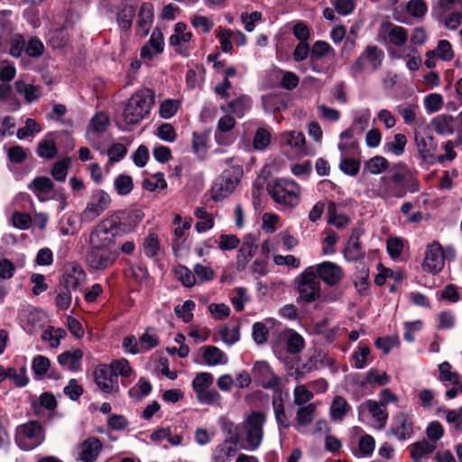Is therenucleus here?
Wrapping results in <instances>:
<instances>
[{
	"instance_id": "1",
	"label": "nucleus",
	"mask_w": 462,
	"mask_h": 462,
	"mask_svg": "<svg viewBox=\"0 0 462 462\" xmlns=\"http://www.w3.org/2000/svg\"><path fill=\"white\" fill-rule=\"evenodd\" d=\"M141 210H117L101 220L89 235V245L99 248L117 249L121 234L132 232L143 218Z\"/></svg>"
},
{
	"instance_id": "2",
	"label": "nucleus",
	"mask_w": 462,
	"mask_h": 462,
	"mask_svg": "<svg viewBox=\"0 0 462 462\" xmlns=\"http://www.w3.org/2000/svg\"><path fill=\"white\" fill-rule=\"evenodd\" d=\"M154 92L147 88L137 90L128 99L124 108V120L127 125H136L149 114L154 104Z\"/></svg>"
},
{
	"instance_id": "3",
	"label": "nucleus",
	"mask_w": 462,
	"mask_h": 462,
	"mask_svg": "<svg viewBox=\"0 0 462 462\" xmlns=\"http://www.w3.org/2000/svg\"><path fill=\"white\" fill-rule=\"evenodd\" d=\"M266 189L273 201L285 208H296L300 200L301 188L292 180L280 178L267 184Z\"/></svg>"
},
{
	"instance_id": "4",
	"label": "nucleus",
	"mask_w": 462,
	"mask_h": 462,
	"mask_svg": "<svg viewBox=\"0 0 462 462\" xmlns=\"http://www.w3.org/2000/svg\"><path fill=\"white\" fill-rule=\"evenodd\" d=\"M244 174L241 165H232L225 170L212 187V199L218 201L229 197L239 184Z\"/></svg>"
},
{
	"instance_id": "5",
	"label": "nucleus",
	"mask_w": 462,
	"mask_h": 462,
	"mask_svg": "<svg viewBox=\"0 0 462 462\" xmlns=\"http://www.w3.org/2000/svg\"><path fill=\"white\" fill-rule=\"evenodd\" d=\"M299 297L298 302L311 303L320 298V282L315 274L314 266L308 267L295 279Z\"/></svg>"
},
{
	"instance_id": "6",
	"label": "nucleus",
	"mask_w": 462,
	"mask_h": 462,
	"mask_svg": "<svg viewBox=\"0 0 462 462\" xmlns=\"http://www.w3.org/2000/svg\"><path fill=\"white\" fill-rule=\"evenodd\" d=\"M118 256V249L99 248L89 245L86 262L91 270L104 271L111 266Z\"/></svg>"
},
{
	"instance_id": "7",
	"label": "nucleus",
	"mask_w": 462,
	"mask_h": 462,
	"mask_svg": "<svg viewBox=\"0 0 462 462\" xmlns=\"http://www.w3.org/2000/svg\"><path fill=\"white\" fill-rule=\"evenodd\" d=\"M42 427L37 420H30L17 429L15 440L17 444L24 448H32L43 440Z\"/></svg>"
},
{
	"instance_id": "8",
	"label": "nucleus",
	"mask_w": 462,
	"mask_h": 462,
	"mask_svg": "<svg viewBox=\"0 0 462 462\" xmlns=\"http://www.w3.org/2000/svg\"><path fill=\"white\" fill-rule=\"evenodd\" d=\"M112 202L110 195L104 189H96L90 196V201L83 210L82 219L91 222L106 210Z\"/></svg>"
},
{
	"instance_id": "9",
	"label": "nucleus",
	"mask_w": 462,
	"mask_h": 462,
	"mask_svg": "<svg viewBox=\"0 0 462 462\" xmlns=\"http://www.w3.org/2000/svg\"><path fill=\"white\" fill-rule=\"evenodd\" d=\"M384 59V52L376 45H367L361 55L352 64V70L360 73L364 70L368 62L373 70H377Z\"/></svg>"
},
{
	"instance_id": "10",
	"label": "nucleus",
	"mask_w": 462,
	"mask_h": 462,
	"mask_svg": "<svg viewBox=\"0 0 462 462\" xmlns=\"http://www.w3.org/2000/svg\"><path fill=\"white\" fill-rule=\"evenodd\" d=\"M265 422V416L262 412L254 411L248 416L246 441L251 449L257 448L263 437V425Z\"/></svg>"
},
{
	"instance_id": "11",
	"label": "nucleus",
	"mask_w": 462,
	"mask_h": 462,
	"mask_svg": "<svg viewBox=\"0 0 462 462\" xmlns=\"http://www.w3.org/2000/svg\"><path fill=\"white\" fill-rule=\"evenodd\" d=\"M254 378L265 389H273L280 392V378L271 370L264 361H258L252 369Z\"/></svg>"
},
{
	"instance_id": "12",
	"label": "nucleus",
	"mask_w": 462,
	"mask_h": 462,
	"mask_svg": "<svg viewBox=\"0 0 462 462\" xmlns=\"http://www.w3.org/2000/svg\"><path fill=\"white\" fill-rule=\"evenodd\" d=\"M445 256L442 246L438 242L429 245L426 250L422 268L425 272L437 273L444 267Z\"/></svg>"
},
{
	"instance_id": "13",
	"label": "nucleus",
	"mask_w": 462,
	"mask_h": 462,
	"mask_svg": "<svg viewBox=\"0 0 462 462\" xmlns=\"http://www.w3.org/2000/svg\"><path fill=\"white\" fill-rule=\"evenodd\" d=\"M315 274L329 286L338 284L344 277L343 269L335 263L325 261L314 266Z\"/></svg>"
},
{
	"instance_id": "14",
	"label": "nucleus",
	"mask_w": 462,
	"mask_h": 462,
	"mask_svg": "<svg viewBox=\"0 0 462 462\" xmlns=\"http://www.w3.org/2000/svg\"><path fill=\"white\" fill-rule=\"evenodd\" d=\"M379 36L396 47L404 46L408 41L407 30L389 21L381 23Z\"/></svg>"
},
{
	"instance_id": "15",
	"label": "nucleus",
	"mask_w": 462,
	"mask_h": 462,
	"mask_svg": "<svg viewBox=\"0 0 462 462\" xmlns=\"http://www.w3.org/2000/svg\"><path fill=\"white\" fill-rule=\"evenodd\" d=\"M86 281L83 268L77 263H69L64 267L62 280L60 284L71 290H78Z\"/></svg>"
},
{
	"instance_id": "16",
	"label": "nucleus",
	"mask_w": 462,
	"mask_h": 462,
	"mask_svg": "<svg viewBox=\"0 0 462 462\" xmlns=\"http://www.w3.org/2000/svg\"><path fill=\"white\" fill-rule=\"evenodd\" d=\"M257 250L256 236L253 234H247L243 237L242 245L236 255V270L243 272L245 270L248 263L254 257Z\"/></svg>"
},
{
	"instance_id": "17",
	"label": "nucleus",
	"mask_w": 462,
	"mask_h": 462,
	"mask_svg": "<svg viewBox=\"0 0 462 462\" xmlns=\"http://www.w3.org/2000/svg\"><path fill=\"white\" fill-rule=\"evenodd\" d=\"M414 139L420 158L428 163H434L436 162L435 153L438 148L436 139L431 134L420 136L417 134H415Z\"/></svg>"
},
{
	"instance_id": "18",
	"label": "nucleus",
	"mask_w": 462,
	"mask_h": 462,
	"mask_svg": "<svg viewBox=\"0 0 462 462\" xmlns=\"http://www.w3.org/2000/svg\"><path fill=\"white\" fill-rule=\"evenodd\" d=\"M389 433L400 440L410 439L413 435V423L411 419L405 413H399L389 430Z\"/></svg>"
},
{
	"instance_id": "19",
	"label": "nucleus",
	"mask_w": 462,
	"mask_h": 462,
	"mask_svg": "<svg viewBox=\"0 0 462 462\" xmlns=\"http://www.w3.org/2000/svg\"><path fill=\"white\" fill-rule=\"evenodd\" d=\"M94 379L98 388L106 393H111L118 387L115 386L117 379L111 369L106 365H100L94 372Z\"/></svg>"
},
{
	"instance_id": "20",
	"label": "nucleus",
	"mask_w": 462,
	"mask_h": 462,
	"mask_svg": "<svg viewBox=\"0 0 462 462\" xmlns=\"http://www.w3.org/2000/svg\"><path fill=\"white\" fill-rule=\"evenodd\" d=\"M240 441V437L234 435L228 437L222 443H220L213 451V462H227L230 457L236 456L237 449L236 445Z\"/></svg>"
},
{
	"instance_id": "21",
	"label": "nucleus",
	"mask_w": 462,
	"mask_h": 462,
	"mask_svg": "<svg viewBox=\"0 0 462 462\" xmlns=\"http://www.w3.org/2000/svg\"><path fill=\"white\" fill-rule=\"evenodd\" d=\"M163 34L159 29H155L150 40L142 47L140 56L142 59L152 60L156 55L163 51Z\"/></svg>"
},
{
	"instance_id": "22",
	"label": "nucleus",
	"mask_w": 462,
	"mask_h": 462,
	"mask_svg": "<svg viewBox=\"0 0 462 462\" xmlns=\"http://www.w3.org/2000/svg\"><path fill=\"white\" fill-rule=\"evenodd\" d=\"M363 235V230L355 228L352 230L351 236L345 247L344 254L348 261H358L365 256L360 237Z\"/></svg>"
},
{
	"instance_id": "23",
	"label": "nucleus",
	"mask_w": 462,
	"mask_h": 462,
	"mask_svg": "<svg viewBox=\"0 0 462 462\" xmlns=\"http://www.w3.org/2000/svg\"><path fill=\"white\" fill-rule=\"evenodd\" d=\"M328 54H331L332 57L335 56V51L330 47V45L323 41H317L310 50V67L316 72H322L324 69L319 65V60L322 57H325Z\"/></svg>"
},
{
	"instance_id": "24",
	"label": "nucleus",
	"mask_w": 462,
	"mask_h": 462,
	"mask_svg": "<svg viewBox=\"0 0 462 462\" xmlns=\"http://www.w3.org/2000/svg\"><path fill=\"white\" fill-rule=\"evenodd\" d=\"M153 20V7L151 3H143L139 10L137 21V33L146 36L151 29Z\"/></svg>"
},
{
	"instance_id": "25",
	"label": "nucleus",
	"mask_w": 462,
	"mask_h": 462,
	"mask_svg": "<svg viewBox=\"0 0 462 462\" xmlns=\"http://www.w3.org/2000/svg\"><path fill=\"white\" fill-rule=\"evenodd\" d=\"M102 444L97 438H88L80 445V459L84 462H95L101 452Z\"/></svg>"
},
{
	"instance_id": "26",
	"label": "nucleus",
	"mask_w": 462,
	"mask_h": 462,
	"mask_svg": "<svg viewBox=\"0 0 462 462\" xmlns=\"http://www.w3.org/2000/svg\"><path fill=\"white\" fill-rule=\"evenodd\" d=\"M83 352L80 349L66 351L58 356V362L60 365L67 366L71 371H78L81 366Z\"/></svg>"
},
{
	"instance_id": "27",
	"label": "nucleus",
	"mask_w": 462,
	"mask_h": 462,
	"mask_svg": "<svg viewBox=\"0 0 462 462\" xmlns=\"http://www.w3.org/2000/svg\"><path fill=\"white\" fill-rule=\"evenodd\" d=\"M109 117L103 112L97 113L90 120L87 135H99L106 131L109 125Z\"/></svg>"
},
{
	"instance_id": "28",
	"label": "nucleus",
	"mask_w": 462,
	"mask_h": 462,
	"mask_svg": "<svg viewBox=\"0 0 462 462\" xmlns=\"http://www.w3.org/2000/svg\"><path fill=\"white\" fill-rule=\"evenodd\" d=\"M436 448L437 445L435 443H431L426 439L414 442L411 446V457L414 461H420V459L433 453Z\"/></svg>"
},
{
	"instance_id": "29",
	"label": "nucleus",
	"mask_w": 462,
	"mask_h": 462,
	"mask_svg": "<svg viewBox=\"0 0 462 462\" xmlns=\"http://www.w3.org/2000/svg\"><path fill=\"white\" fill-rule=\"evenodd\" d=\"M203 349V359L208 365H224L227 363L226 354L215 346H205Z\"/></svg>"
},
{
	"instance_id": "30",
	"label": "nucleus",
	"mask_w": 462,
	"mask_h": 462,
	"mask_svg": "<svg viewBox=\"0 0 462 462\" xmlns=\"http://www.w3.org/2000/svg\"><path fill=\"white\" fill-rule=\"evenodd\" d=\"M350 409L349 403L344 397L339 395L334 397L329 410L331 420L335 421L342 420Z\"/></svg>"
},
{
	"instance_id": "31",
	"label": "nucleus",
	"mask_w": 462,
	"mask_h": 462,
	"mask_svg": "<svg viewBox=\"0 0 462 462\" xmlns=\"http://www.w3.org/2000/svg\"><path fill=\"white\" fill-rule=\"evenodd\" d=\"M365 405L373 418L378 422L379 427H384L388 419V413L385 407L373 400H367L365 402Z\"/></svg>"
},
{
	"instance_id": "32",
	"label": "nucleus",
	"mask_w": 462,
	"mask_h": 462,
	"mask_svg": "<svg viewBox=\"0 0 462 462\" xmlns=\"http://www.w3.org/2000/svg\"><path fill=\"white\" fill-rule=\"evenodd\" d=\"M287 338L286 349L291 355L299 354L305 346L304 338L292 329H288L285 332Z\"/></svg>"
},
{
	"instance_id": "33",
	"label": "nucleus",
	"mask_w": 462,
	"mask_h": 462,
	"mask_svg": "<svg viewBox=\"0 0 462 462\" xmlns=\"http://www.w3.org/2000/svg\"><path fill=\"white\" fill-rule=\"evenodd\" d=\"M195 216L199 219L195 225V228L199 233L206 232L214 226L212 214H209L205 208H198L195 211Z\"/></svg>"
},
{
	"instance_id": "34",
	"label": "nucleus",
	"mask_w": 462,
	"mask_h": 462,
	"mask_svg": "<svg viewBox=\"0 0 462 462\" xmlns=\"http://www.w3.org/2000/svg\"><path fill=\"white\" fill-rule=\"evenodd\" d=\"M187 25L179 22L174 26V33L170 37V44L172 46H180L182 43L189 42L192 38L190 32H186Z\"/></svg>"
},
{
	"instance_id": "35",
	"label": "nucleus",
	"mask_w": 462,
	"mask_h": 462,
	"mask_svg": "<svg viewBox=\"0 0 462 462\" xmlns=\"http://www.w3.org/2000/svg\"><path fill=\"white\" fill-rule=\"evenodd\" d=\"M14 86L15 90L23 96L27 103H32L39 97L40 87L28 84L23 80H17Z\"/></svg>"
},
{
	"instance_id": "36",
	"label": "nucleus",
	"mask_w": 462,
	"mask_h": 462,
	"mask_svg": "<svg viewBox=\"0 0 462 462\" xmlns=\"http://www.w3.org/2000/svg\"><path fill=\"white\" fill-rule=\"evenodd\" d=\"M251 99L246 96H241L236 99H234L227 104L228 113L236 114V116L242 117L246 110L251 107Z\"/></svg>"
},
{
	"instance_id": "37",
	"label": "nucleus",
	"mask_w": 462,
	"mask_h": 462,
	"mask_svg": "<svg viewBox=\"0 0 462 462\" xmlns=\"http://www.w3.org/2000/svg\"><path fill=\"white\" fill-rule=\"evenodd\" d=\"M152 391V384L144 378H140L138 383L128 391L130 398L136 402H140L143 397L147 396Z\"/></svg>"
},
{
	"instance_id": "38",
	"label": "nucleus",
	"mask_w": 462,
	"mask_h": 462,
	"mask_svg": "<svg viewBox=\"0 0 462 462\" xmlns=\"http://www.w3.org/2000/svg\"><path fill=\"white\" fill-rule=\"evenodd\" d=\"M282 143L297 150H302L305 145V136L301 132L291 131L282 134Z\"/></svg>"
},
{
	"instance_id": "39",
	"label": "nucleus",
	"mask_w": 462,
	"mask_h": 462,
	"mask_svg": "<svg viewBox=\"0 0 462 462\" xmlns=\"http://www.w3.org/2000/svg\"><path fill=\"white\" fill-rule=\"evenodd\" d=\"M135 14V8L133 5L125 6L116 15L119 27L127 31L131 28L133 18Z\"/></svg>"
},
{
	"instance_id": "40",
	"label": "nucleus",
	"mask_w": 462,
	"mask_h": 462,
	"mask_svg": "<svg viewBox=\"0 0 462 462\" xmlns=\"http://www.w3.org/2000/svg\"><path fill=\"white\" fill-rule=\"evenodd\" d=\"M37 154L41 158L53 159L58 154L56 143L52 139L45 138L38 144Z\"/></svg>"
},
{
	"instance_id": "41",
	"label": "nucleus",
	"mask_w": 462,
	"mask_h": 462,
	"mask_svg": "<svg viewBox=\"0 0 462 462\" xmlns=\"http://www.w3.org/2000/svg\"><path fill=\"white\" fill-rule=\"evenodd\" d=\"M54 188V184L51 180L48 177H36L32 182L29 185V189H32L38 196L40 193L47 194L51 192Z\"/></svg>"
},
{
	"instance_id": "42",
	"label": "nucleus",
	"mask_w": 462,
	"mask_h": 462,
	"mask_svg": "<svg viewBox=\"0 0 462 462\" xmlns=\"http://www.w3.org/2000/svg\"><path fill=\"white\" fill-rule=\"evenodd\" d=\"M315 411L316 405L314 403H309L308 405L299 408L296 414L298 424L301 426L310 425L314 419Z\"/></svg>"
},
{
	"instance_id": "43",
	"label": "nucleus",
	"mask_w": 462,
	"mask_h": 462,
	"mask_svg": "<svg viewBox=\"0 0 462 462\" xmlns=\"http://www.w3.org/2000/svg\"><path fill=\"white\" fill-rule=\"evenodd\" d=\"M273 408L275 415L276 421L279 425L282 426L283 428L289 427V422L287 416L285 414L284 407H283V401L281 395V393L274 396L273 399Z\"/></svg>"
},
{
	"instance_id": "44",
	"label": "nucleus",
	"mask_w": 462,
	"mask_h": 462,
	"mask_svg": "<svg viewBox=\"0 0 462 462\" xmlns=\"http://www.w3.org/2000/svg\"><path fill=\"white\" fill-rule=\"evenodd\" d=\"M71 291L60 284L58 285L55 304L59 310H66L69 308L72 300Z\"/></svg>"
},
{
	"instance_id": "45",
	"label": "nucleus",
	"mask_w": 462,
	"mask_h": 462,
	"mask_svg": "<svg viewBox=\"0 0 462 462\" xmlns=\"http://www.w3.org/2000/svg\"><path fill=\"white\" fill-rule=\"evenodd\" d=\"M214 382L213 375L210 373H199L192 381V387L198 394L202 391L208 389Z\"/></svg>"
},
{
	"instance_id": "46",
	"label": "nucleus",
	"mask_w": 462,
	"mask_h": 462,
	"mask_svg": "<svg viewBox=\"0 0 462 462\" xmlns=\"http://www.w3.org/2000/svg\"><path fill=\"white\" fill-rule=\"evenodd\" d=\"M25 38L20 33L12 35L9 40V54L14 58L21 57L25 51Z\"/></svg>"
},
{
	"instance_id": "47",
	"label": "nucleus",
	"mask_w": 462,
	"mask_h": 462,
	"mask_svg": "<svg viewBox=\"0 0 462 462\" xmlns=\"http://www.w3.org/2000/svg\"><path fill=\"white\" fill-rule=\"evenodd\" d=\"M452 121L451 116H441L434 118L431 121V125L439 134H451L453 132Z\"/></svg>"
},
{
	"instance_id": "48",
	"label": "nucleus",
	"mask_w": 462,
	"mask_h": 462,
	"mask_svg": "<svg viewBox=\"0 0 462 462\" xmlns=\"http://www.w3.org/2000/svg\"><path fill=\"white\" fill-rule=\"evenodd\" d=\"M109 368L116 375V379L118 375L123 377H130L133 373V369L129 365V361L125 358L113 360L109 365Z\"/></svg>"
},
{
	"instance_id": "49",
	"label": "nucleus",
	"mask_w": 462,
	"mask_h": 462,
	"mask_svg": "<svg viewBox=\"0 0 462 462\" xmlns=\"http://www.w3.org/2000/svg\"><path fill=\"white\" fill-rule=\"evenodd\" d=\"M236 125V120L234 117L226 115L222 116L218 122H217V132L215 134V139L217 143L219 144H225L226 143L222 140V135L218 134V132L221 133H226L231 131Z\"/></svg>"
},
{
	"instance_id": "50",
	"label": "nucleus",
	"mask_w": 462,
	"mask_h": 462,
	"mask_svg": "<svg viewBox=\"0 0 462 462\" xmlns=\"http://www.w3.org/2000/svg\"><path fill=\"white\" fill-rule=\"evenodd\" d=\"M114 186L119 195H128L134 188L133 179L129 175L120 174L116 178Z\"/></svg>"
},
{
	"instance_id": "51",
	"label": "nucleus",
	"mask_w": 462,
	"mask_h": 462,
	"mask_svg": "<svg viewBox=\"0 0 462 462\" xmlns=\"http://www.w3.org/2000/svg\"><path fill=\"white\" fill-rule=\"evenodd\" d=\"M195 302L191 300L184 301L182 305H177L174 309L178 318L182 319L185 323H189L193 319L192 310L195 309Z\"/></svg>"
},
{
	"instance_id": "52",
	"label": "nucleus",
	"mask_w": 462,
	"mask_h": 462,
	"mask_svg": "<svg viewBox=\"0 0 462 462\" xmlns=\"http://www.w3.org/2000/svg\"><path fill=\"white\" fill-rule=\"evenodd\" d=\"M44 52V45L38 37H31L28 42H25L24 53L32 58H39Z\"/></svg>"
},
{
	"instance_id": "53",
	"label": "nucleus",
	"mask_w": 462,
	"mask_h": 462,
	"mask_svg": "<svg viewBox=\"0 0 462 462\" xmlns=\"http://www.w3.org/2000/svg\"><path fill=\"white\" fill-rule=\"evenodd\" d=\"M439 380L442 382H449L452 384H458L459 374L451 371V365L445 361L439 365Z\"/></svg>"
},
{
	"instance_id": "54",
	"label": "nucleus",
	"mask_w": 462,
	"mask_h": 462,
	"mask_svg": "<svg viewBox=\"0 0 462 462\" xmlns=\"http://www.w3.org/2000/svg\"><path fill=\"white\" fill-rule=\"evenodd\" d=\"M252 337L257 345H263L269 338V329L265 323L255 322L252 328Z\"/></svg>"
},
{
	"instance_id": "55",
	"label": "nucleus",
	"mask_w": 462,
	"mask_h": 462,
	"mask_svg": "<svg viewBox=\"0 0 462 462\" xmlns=\"http://www.w3.org/2000/svg\"><path fill=\"white\" fill-rule=\"evenodd\" d=\"M180 101L176 99H166L160 105L159 114L161 117L169 119L172 117L178 111Z\"/></svg>"
},
{
	"instance_id": "56",
	"label": "nucleus",
	"mask_w": 462,
	"mask_h": 462,
	"mask_svg": "<svg viewBox=\"0 0 462 462\" xmlns=\"http://www.w3.org/2000/svg\"><path fill=\"white\" fill-rule=\"evenodd\" d=\"M407 12L413 17L422 18L428 11L425 0H411L406 5Z\"/></svg>"
},
{
	"instance_id": "57",
	"label": "nucleus",
	"mask_w": 462,
	"mask_h": 462,
	"mask_svg": "<svg viewBox=\"0 0 462 462\" xmlns=\"http://www.w3.org/2000/svg\"><path fill=\"white\" fill-rule=\"evenodd\" d=\"M407 138L403 134H396L393 142L386 143V148L394 155H402L404 152Z\"/></svg>"
},
{
	"instance_id": "58",
	"label": "nucleus",
	"mask_w": 462,
	"mask_h": 462,
	"mask_svg": "<svg viewBox=\"0 0 462 462\" xmlns=\"http://www.w3.org/2000/svg\"><path fill=\"white\" fill-rule=\"evenodd\" d=\"M143 250L148 257H155L158 254L160 242L156 234L152 233L144 239Z\"/></svg>"
},
{
	"instance_id": "59",
	"label": "nucleus",
	"mask_w": 462,
	"mask_h": 462,
	"mask_svg": "<svg viewBox=\"0 0 462 462\" xmlns=\"http://www.w3.org/2000/svg\"><path fill=\"white\" fill-rule=\"evenodd\" d=\"M389 166L388 161L382 156H374L365 163V167L372 174H379Z\"/></svg>"
},
{
	"instance_id": "60",
	"label": "nucleus",
	"mask_w": 462,
	"mask_h": 462,
	"mask_svg": "<svg viewBox=\"0 0 462 462\" xmlns=\"http://www.w3.org/2000/svg\"><path fill=\"white\" fill-rule=\"evenodd\" d=\"M339 169L346 175L356 176L360 171V161L345 157L341 159Z\"/></svg>"
},
{
	"instance_id": "61",
	"label": "nucleus",
	"mask_w": 462,
	"mask_h": 462,
	"mask_svg": "<svg viewBox=\"0 0 462 462\" xmlns=\"http://www.w3.org/2000/svg\"><path fill=\"white\" fill-rule=\"evenodd\" d=\"M271 142V134L265 128L257 129L254 136V147L256 150H264Z\"/></svg>"
},
{
	"instance_id": "62",
	"label": "nucleus",
	"mask_w": 462,
	"mask_h": 462,
	"mask_svg": "<svg viewBox=\"0 0 462 462\" xmlns=\"http://www.w3.org/2000/svg\"><path fill=\"white\" fill-rule=\"evenodd\" d=\"M375 448L374 439L368 434L362 436L358 442V451L360 456L368 457L373 454Z\"/></svg>"
},
{
	"instance_id": "63",
	"label": "nucleus",
	"mask_w": 462,
	"mask_h": 462,
	"mask_svg": "<svg viewBox=\"0 0 462 462\" xmlns=\"http://www.w3.org/2000/svg\"><path fill=\"white\" fill-rule=\"evenodd\" d=\"M365 381L369 384L377 383L383 386L389 383L390 376L385 372L380 374L378 369L372 368L367 372Z\"/></svg>"
},
{
	"instance_id": "64",
	"label": "nucleus",
	"mask_w": 462,
	"mask_h": 462,
	"mask_svg": "<svg viewBox=\"0 0 462 462\" xmlns=\"http://www.w3.org/2000/svg\"><path fill=\"white\" fill-rule=\"evenodd\" d=\"M370 354V348L364 343H359L357 350L353 354L355 366L357 369H362L366 364V356Z\"/></svg>"
}]
</instances>
